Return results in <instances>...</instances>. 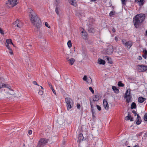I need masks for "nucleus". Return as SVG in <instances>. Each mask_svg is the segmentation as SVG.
I'll list each match as a JSON object with an SVG mask.
<instances>
[{
	"mask_svg": "<svg viewBox=\"0 0 147 147\" xmlns=\"http://www.w3.org/2000/svg\"><path fill=\"white\" fill-rule=\"evenodd\" d=\"M122 4L125 5L126 4L127 0H121Z\"/></svg>",
	"mask_w": 147,
	"mask_h": 147,
	"instance_id": "35",
	"label": "nucleus"
},
{
	"mask_svg": "<svg viewBox=\"0 0 147 147\" xmlns=\"http://www.w3.org/2000/svg\"><path fill=\"white\" fill-rule=\"evenodd\" d=\"M49 141V140L45 138H41L38 141L37 147H44L47 145Z\"/></svg>",
	"mask_w": 147,
	"mask_h": 147,
	"instance_id": "3",
	"label": "nucleus"
},
{
	"mask_svg": "<svg viewBox=\"0 0 147 147\" xmlns=\"http://www.w3.org/2000/svg\"><path fill=\"white\" fill-rule=\"evenodd\" d=\"M96 0H90V1H96Z\"/></svg>",
	"mask_w": 147,
	"mask_h": 147,
	"instance_id": "59",
	"label": "nucleus"
},
{
	"mask_svg": "<svg viewBox=\"0 0 147 147\" xmlns=\"http://www.w3.org/2000/svg\"><path fill=\"white\" fill-rule=\"evenodd\" d=\"M32 131L31 130H29L28 131V134H29V135H31V134H32Z\"/></svg>",
	"mask_w": 147,
	"mask_h": 147,
	"instance_id": "48",
	"label": "nucleus"
},
{
	"mask_svg": "<svg viewBox=\"0 0 147 147\" xmlns=\"http://www.w3.org/2000/svg\"><path fill=\"white\" fill-rule=\"evenodd\" d=\"M125 119L127 120H129L131 121H133V118L131 117V115L129 113L128 115L125 117Z\"/></svg>",
	"mask_w": 147,
	"mask_h": 147,
	"instance_id": "16",
	"label": "nucleus"
},
{
	"mask_svg": "<svg viewBox=\"0 0 147 147\" xmlns=\"http://www.w3.org/2000/svg\"><path fill=\"white\" fill-rule=\"evenodd\" d=\"M105 59H107V61H108V63H109L110 64H111L112 63V62L111 61H109V58L108 57L105 56Z\"/></svg>",
	"mask_w": 147,
	"mask_h": 147,
	"instance_id": "32",
	"label": "nucleus"
},
{
	"mask_svg": "<svg viewBox=\"0 0 147 147\" xmlns=\"http://www.w3.org/2000/svg\"><path fill=\"white\" fill-rule=\"evenodd\" d=\"M77 107L78 109H80V105L79 104H78L77 105Z\"/></svg>",
	"mask_w": 147,
	"mask_h": 147,
	"instance_id": "49",
	"label": "nucleus"
},
{
	"mask_svg": "<svg viewBox=\"0 0 147 147\" xmlns=\"http://www.w3.org/2000/svg\"><path fill=\"white\" fill-rule=\"evenodd\" d=\"M68 61L69 64L71 65H72L74 64V62L75 61V59L74 58H71V59H69L68 60Z\"/></svg>",
	"mask_w": 147,
	"mask_h": 147,
	"instance_id": "21",
	"label": "nucleus"
},
{
	"mask_svg": "<svg viewBox=\"0 0 147 147\" xmlns=\"http://www.w3.org/2000/svg\"><path fill=\"white\" fill-rule=\"evenodd\" d=\"M45 25L46 27H48V28H50V27H49V24L47 22H45Z\"/></svg>",
	"mask_w": 147,
	"mask_h": 147,
	"instance_id": "46",
	"label": "nucleus"
},
{
	"mask_svg": "<svg viewBox=\"0 0 147 147\" xmlns=\"http://www.w3.org/2000/svg\"><path fill=\"white\" fill-rule=\"evenodd\" d=\"M90 101L91 108V109H92L93 108V105H94L95 104V100H92L91 99H90Z\"/></svg>",
	"mask_w": 147,
	"mask_h": 147,
	"instance_id": "24",
	"label": "nucleus"
},
{
	"mask_svg": "<svg viewBox=\"0 0 147 147\" xmlns=\"http://www.w3.org/2000/svg\"><path fill=\"white\" fill-rule=\"evenodd\" d=\"M55 11L57 14L58 15L59 14V12L57 7L56 8Z\"/></svg>",
	"mask_w": 147,
	"mask_h": 147,
	"instance_id": "42",
	"label": "nucleus"
},
{
	"mask_svg": "<svg viewBox=\"0 0 147 147\" xmlns=\"http://www.w3.org/2000/svg\"><path fill=\"white\" fill-rule=\"evenodd\" d=\"M6 42L7 44H12L13 45V43L12 42V40L11 39H7L6 40Z\"/></svg>",
	"mask_w": 147,
	"mask_h": 147,
	"instance_id": "27",
	"label": "nucleus"
},
{
	"mask_svg": "<svg viewBox=\"0 0 147 147\" xmlns=\"http://www.w3.org/2000/svg\"><path fill=\"white\" fill-rule=\"evenodd\" d=\"M118 85L119 86L123 87L124 86V84L123 83H121V81H119L118 82Z\"/></svg>",
	"mask_w": 147,
	"mask_h": 147,
	"instance_id": "31",
	"label": "nucleus"
},
{
	"mask_svg": "<svg viewBox=\"0 0 147 147\" xmlns=\"http://www.w3.org/2000/svg\"><path fill=\"white\" fill-rule=\"evenodd\" d=\"M144 119L145 121H147V113L145 114L144 117Z\"/></svg>",
	"mask_w": 147,
	"mask_h": 147,
	"instance_id": "34",
	"label": "nucleus"
},
{
	"mask_svg": "<svg viewBox=\"0 0 147 147\" xmlns=\"http://www.w3.org/2000/svg\"><path fill=\"white\" fill-rule=\"evenodd\" d=\"M113 47L111 45L107 46L105 51L106 53L108 55L111 54L113 53Z\"/></svg>",
	"mask_w": 147,
	"mask_h": 147,
	"instance_id": "8",
	"label": "nucleus"
},
{
	"mask_svg": "<svg viewBox=\"0 0 147 147\" xmlns=\"http://www.w3.org/2000/svg\"><path fill=\"white\" fill-rule=\"evenodd\" d=\"M40 87H41V88L42 89H43V87H42V86H40Z\"/></svg>",
	"mask_w": 147,
	"mask_h": 147,
	"instance_id": "62",
	"label": "nucleus"
},
{
	"mask_svg": "<svg viewBox=\"0 0 147 147\" xmlns=\"http://www.w3.org/2000/svg\"><path fill=\"white\" fill-rule=\"evenodd\" d=\"M135 2L136 3H139L140 5H143L144 3V0H135Z\"/></svg>",
	"mask_w": 147,
	"mask_h": 147,
	"instance_id": "18",
	"label": "nucleus"
},
{
	"mask_svg": "<svg viewBox=\"0 0 147 147\" xmlns=\"http://www.w3.org/2000/svg\"><path fill=\"white\" fill-rule=\"evenodd\" d=\"M65 101L66 104L67 109L69 110L73 107L74 102L71 99L68 97L65 98Z\"/></svg>",
	"mask_w": 147,
	"mask_h": 147,
	"instance_id": "4",
	"label": "nucleus"
},
{
	"mask_svg": "<svg viewBox=\"0 0 147 147\" xmlns=\"http://www.w3.org/2000/svg\"><path fill=\"white\" fill-rule=\"evenodd\" d=\"M145 18V14L140 13L137 14L134 18V23L136 27L137 28L144 20Z\"/></svg>",
	"mask_w": 147,
	"mask_h": 147,
	"instance_id": "2",
	"label": "nucleus"
},
{
	"mask_svg": "<svg viewBox=\"0 0 147 147\" xmlns=\"http://www.w3.org/2000/svg\"><path fill=\"white\" fill-rule=\"evenodd\" d=\"M13 24L17 27V28H20L22 27L23 26V24L21 21L19 20H16L14 23Z\"/></svg>",
	"mask_w": 147,
	"mask_h": 147,
	"instance_id": "7",
	"label": "nucleus"
},
{
	"mask_svg": "<svg viewBox=\"0 0 147 147\" xmlns=\"http://www.w3.org/2000/svg\"><path fill=\"white\" fill-rule=\"evenodd\" d=\"M9 53L11 54L12 55L13 54V52L12 49H11L9 50Z\"/></svg>",
	"mask_w": 147,
	"mask_h": 147,
	"instance_id": "53",
	"label": "nucleus"
},
{
	"mask_svg": "<svg viewBox=\"0 0 147 147\" xmlns=\"http://www.w3.org/2000/svg\"><path fill=\"white\" fill-rule=\"evenodd\" d=\"M115 40L116 41H117L118 40V37L116 36L115 38Z\"/></svg>",
	"mask_w": 147,
	"mask_h": 147,
	"instance_id": "55",
	"label": "nucleus"
},
{
	"mask_svg": "<svg viewBox=\"0 0 147 147\" xmlns=\"http://www.w3.org/2000/svg\"><path fill=\"white\" fill-rule=\"evenodd\" d=\"M82 38L84 39H87L88 37V35L87 33L85 31L84 32V31H83L82 32Z\"/></svg>",
	"mask_w": 147,
	"mask_h": 147,
	"instance_id": "13",
	"label": "nucleus"
},
{
	"mask_svg": "<svg viewBox=\"0 0 147 147\" xmlns=\"http://www.w3.org/2000/svg\"><path fill=\"white\" fill-rule=\"evenodd\" d=\"M84 138L83 137V134H80L78 138V141L79 142H81L82 140H84Z\"/></svg>",
	"mask_w": 147,
	"mask_h": 147,
	"instance_id": "17",
	"label": "nucleus"
},
{
	"mask_svg": "<svg viewBox=\"0 0 147 147\" xmlns=\"http://www.w3.org/2000/svg\"><path fill=\"white\" fill-rule=\"evenodd\" d=\"M69 3L71 5L76 7L77 5L76 0H68Z\"/></svg>",
	"mask_w": 147,
	"mask_h": 147,
	"instance_id": "12",
	"label": "nucleus"
},
{
	"mask_svg": "<svg viewBox=\"0 0 147 147\" xmlns=\"http://www.w3.org/2000/svg\"><path fill=\"white\" fill-rule=\"evenodd\" d=\"M92 80L90 77L88 78L86 81L89 84H90L92 82Z\"/></svg>",
	"mask_w": 147,
	"mask_h": 147,
	"instance_id": "29",
	"label": "nucleus"
},
{
	"mask_svg": "<svg viewBox=\"0 0 147 147\" xmlns=\"http://www.w3.org/2000/svg\"><path fill=\"white\" fill-rule=\"evenodd\" d=\"M88 78H87V77L86 76H84L83 78V80L84 81H86Z\"/></svg>",
	"mask_w": 147,
	"mask_h": 147,
	"instance_id": "37",
	"label": "nucleus"
},
{
	"mask_svg": "<svg viewBox=\"0 0 147 147\" xmlns=\"http://www.w3.org/2000/svg\"><path fill=\"white\" fill-rule=\"evenodd\" d=\"M133 45L132 42L130 41H128L125 43V47H127L128 49H129Z\"/></svg>",
	"mask_w": 147,
	"mask_h": 147,
	"instance_id": "10",
	"label": "nucleus"
},
{
	"mask_svg": "<svg viewBox=\"0 0 147 147\" xmlns=\"http://www.w3.org/2000/svg\"><path fill=\"white\" fill-rule=\"evenodd\" d=\"M146 55H142L143 57L145 59H146Z\"/></svg>",
	"mask_w": 147,
	"mask_h": 147,
	"instance_id": "54",
	"label": "nucleus"
},
{
	"mask_svg": "<svg viewBox=\"0 0 147 147\" xmlns=\"http://www.w3.org/2000/svg\"><path fill=\"white\" fill-rule=\"evenodd\" d=\"M94 97L96 98V99H94V100H95V101H98L99 99L100 98V95L98 94H96L95 95Z\"/></svg>",
	"mask_w": 147,
	"mask_h": 147,
	"instance_id": "26",
	"label": "nucleus"
},
{
	"mask_svg": "<svg viewBox=\"0 0 147 147\" xmlns=\"http://www.w3.org/2000/svg\"><path fill=\"white\" fill-rule=\"evenodd\" d=\"M112 31L113 32H115V29L113 28L112 29Z\"/></svg>",
	"mask_w": 147,
	"mask_h": 147,
	"instance_id": "57",
	"label": "nucleus"
},
{
	"mask_svg": "<svg viewBox=\"0 0 147 147\" xmlns=\"http://www.w3.org/2000/svg\"><path fill=\"white\" fill-rule=\"evenodd\" d=\"M0 32L1 34H4L3 31L1 28H0Z\"/></svg>",
	"mask_w": 147,
	"mask_h": 147,
	"instance_id": "44",
	"label": "nucleus"
},
{
	"mask_svg": "<svg viewBox=\"0 0 147 147\" xmlns=\"http://www.w3.org/2000/svg\"><path fill=\"white\" fill-rule=\"evenodd\" d=\"M146 35L147 36V30L146 31Z\"/></svg>",
	"mask_w": 147,
	"mask_h": 147,
	"instance_id": "60",
	"label": "nucleus"
},
{
	"mask_svg": "<svg viewBox=\"0 0 147 147\" xmlns=\"http://www.w3.org/2000/svg\"><path fill=\"white\" fill-rule=\"evenodd\" d=\"M132 113L134 114V116H137L138 114L136 113V111L134 110H133L132 111Z\"/></svg>",
	"mask_w": 147,
	"mask_h": 147,
	"instance_id": "40",
	"label": "nucleus"
},
{
	"mask_svg": "<svg viewBox=\"0 0 147 147\" xmlns=\"http://www.w3.org/2000/svg\"><path fill=\"white\" fill-rule=\"evenodd\" d=\"M67 45L69 48L71 47H72V44L71 40H69L67 42Z\"/></svg>",
	"mask_w": 147,
	"mask_h": 147,
	"instance_id": "30",
	"label": "nucleus"
},
{
	"mask_svg": "<svg viewBox=\"0 0 147 147\" xmlns=\"http://www.w3.org/2000/svg\"><path fill=\"white\" fill-rule=\"evenodd\" d=\"M142 58L141 56H139L138 57V59L139 60H141L142 59Z\"/></svg>",
	"mask_w": 147,
	"mask_h": 147,
	"instance_id": "51",
	"label": "nucleus"
},
{
	"mask_svg": "<svg viewBox=\"0 0 147 147\" xmlns=\"http://www.w3.org/2000/svg\"><path fill=\"white\" fill-rule=\"evenodd\" d=\"M136 103L134 102H133L131 105L130 108L131 109H136Z\"/></svg>",
	"mask_w": 147,
	"mask_h": 147,
	"instance_id": "25",
	"label": "nucleus"
},
{
	"mask_svg": "<svg viewBox=\"0 0 147 147\" xmlns=\"http://www.w3.org/2000/svg\"><path fill=\"white\" fill-rule=\"evenodd\" d=\"M133 147H139V146L137 145H135L134 146H133Z\"/></svg>",
	"mask_w": 147,
	"mask_h": 147,
	"instance_id": "58",
	"label": "nucleus"
},
{
	"mask_svg": "<svg viewBox=\"0 0 147 147\" xmlns=\"http://www.w3.org/2000/svg\"><path fill=\"white\" fill-rule=\"evenodd\" d=\"M122 42L123 44H124V45H125V43H126V41L125 39H122Z\"/></svg>",
	"mask_w": 147,
	"mask_h": 147,
	"instance_id": "39",
	"label": "nucleus"
},
{
	"mask_svg": "<svg viewBox=\"0 0 147 147\" xmlns=\"http://www.w3.org/2000/svg\"><path fill=\"white\" fill-rule=\"evenodd\" d=\"M114 15L115 13H114V12L113 11H111L109 13V16H112Z\"/></svg>",
	"mask_w": 147,
	"mask_h": 147,
	"instance_id": "38",
	"label": "nucleus"
},
{
	"mask_svg": "<svg viewBox=\"0 0 147 147\" xmlns=\"http://www.w3.org/2000/svg\"><path fill=\"white\" fill-rule=\"evenodd\" d=\"M33 83L34 85L38 86V84L36 82V81H33Z\"/></svg>",
	"mask_w": 147,
	"mask_h": 147,
	"instance_id": "50",
	"label": "nucleus"
},
{
	"mask_svg": "<svg viewBox=\"0 0 147 147\" xmlns=\"http://www.w3.org/2000/svg\"><path fill=\"white\" fill-rule=\"evenodd\" d=\"M91 111L92 113V116L94 117V115L95 114V113L94 112V109H93V108L92 109H91Z\"/></svg>",
	"mask_w": 147,
	"mask_h": 147,
	"instance_id": "33",
	"label": "nucleus"
},
{
	"mask_svg": "<svg viewBox=\"0 0 147 147\" xmlns=\"http://www.w3.org/2000/svg\"><path fill=\"white\" fill-rule=\"evenodd\" d=\"M112 88L114 91V92L116 93H118L119 92V91L115 86H113L112 87Z\"/></svg>",
	"mask_w": 147,
	"mask_h": 147,
	"instance_id": "20",
	"label": "nucleus"
},
{
	"mask_svg": "<svg viewBox=\"0 0 147 147\" xmlns=\"http://www.w3.org/2000/svg\"><path fill=\"white\" fill-rule=\"evenodd\" d=\"M98 140V138L96 137H94L92 138V141L94 144H96V142Z\"/></svg>",
	"mask_w": 147,
	"mask_h": 147,
	"instance_id": "23",
	"label": "nucleus"
},
{
	"mask_svg": "<svg viewBox=\"0 0 147 147\" xmlns=\"http://www.w3.org/2000/svg\"><path fill=\"white\" fill-rule=\"evenodd\" d=\"M143 52L145 54L144 55H146L147 56V51L146 50H144L143 51Z\"/></svg>",
	"mask_w": 147,
	"mask_h": 147,
	"instance_id": "52",
	"label": "nucleus"
},
{
	"mask_svg": "<svg viewBox=\"0 0 147 147\" xmlns=\"http://www.w3.org/2000/svg\"><path fill=\"white\" fill-rule=\"evenodd\" d=\"M138 69L139 71H144L147 70V66L143 65H138Z\"/></svg>",
	"mask_w": 147,
	"mask_h": 147,
	"instance_id": "9",
	"label": "nucleus"
},
{
	"mask_svg": "<svg viewBox=\"0 0 147 147\" xmlns=\"http://www.w3.org/2000/svg\"><path fill=\"white\" fill-rule=\"evenodd\" d=\"M17 0H8L6 2L7 6L9 7H13L17 4Z\"/></svg>",
	"mask_w": 147,
	"mask_h": 147,
	"instance_id": "6",
	"label": "nucleus"
},
{
	"mask_svg": "<svg viewBox=\"0 0 147 147\" xmlns=\"http://www.w3.org/2000/svg\"><path fill=\"white\" fill-rule=\"evenodd\" d=\"M103 104L105 109L107 110H108L109 109V105L107 101L106 100H104Z\"/></svg>",
	"mask_w": 147,
	"mask_h": 147,
	"instance_id": "11",
	"label": "nucleus"
},
{
	"mask_svg": "<svg viewBox=\"0 0 147 147\" xmlns=\"http://www.w3.org/2000/svg\"><path fill=\"white\" fill-rule=\"evenodd\" d=\"M88 32L90 33H94L95 31V29L92 28H89L88 30Z\"/></svg>",
	"mask_w": 147,
	"mask_h": 147,
	"instance_id": "28",
	"label": "nucleus"
},
{
	"mask_svg": "<svg viewBox=\"0 0 147 147\" xmlns=\"http://www.w3.org/2000/svg\"><path fill=\"white\" fill-rule=\"evenodd\" d=\"M56 1L57 4H59L61 2V0H56Z\"/></svg>",
	"mask_w": 147,
	"mask_h": 147,
	"instance_id": "45",
	"label": "nucleus"
},
{
	"mask_svg": "<svg viewBox=\"0 0 147 147\" xmlns=\"http://www.w3.org/2000/svg\"><path fill=\"white\" fill-rule=\"evenodd\" d=\"M67 60L68 61L69 59L68 57H67Z\"/></svg>",
	"mask_w": 147,
	"mask_h": 147,
	"instance_id": "63",
	"label": "nucleus"
},
{
	"mask_svg": "<svg viewBox=\"0 0 147 147\" xmlns=\"http://www.w3.org/2000/svg\"><path fill=\"white\" fill-rule=\"evenodd\" d=\"M89 90L90 91L92 92V94H94V90L91 87H90L89 88Z\"/></svg>",
	"mask_w": 147,
	"mask_h": 147,
	"instance_id": "36",
	"label": "nucleus"
},
{
	"mask_svg": "<svg viewBox=\"0 0 147 147\" xmlns=\"http://www.w3.org/2000/svg\"><path fill=\"white\" fill-rule=\"evenodd\" d=\"M96 107L99 111H100L101 109V107L98 105H96Z\"/></svg>",
	"mask_w": 147,
	"mask_h": 147,
	"instance_id": "41",
	"label": "nucleus"
},
{
	"mask_svg": "<svg viewBox=\"0 0 147 147\" xmlns=\"http://www.w3.org/2000/svg\"><path fill=\"white\" fill-rule=\"evenodd\" d=\"M28 11H29L30 19L32 23L39 31L42 25L40 18L32 9L30 8Z\"/></svg>",
	"mask_w": 147,
	"mask_h": 147,
	"instance_id": "1",
	"label": "nucleus"
},
{
	"mask_svg": "<svg viewBox=\"0 0 147 147\" xmlns=\"http://www.w3.org/2000/svg\"><path fill=\"white\" fill-rule=\"evenodd\" d=\"M146 99L142 97H140L138 98V101L140 103L143 102Z\"/></svg>",
	"mask_w": 147,
	"mask_h": 147,
	"instance_id": "22",
	"label": "nucleus"
},
{
	"mask_svg": "<svg viewBox=\"0 0 147 147\" xmlns=\"http://www.w3.org/2000/svg\"><path fill=\"white\" fill-rule=\"evenodd\" d=\"M38 94L40 95H42L43 94V92L42 90H40L38 92Z\"/></svg>",
	"mask_w": 147,
	"mask_h": 147,
	"instance_id": "43",
	"label": "nucleus"
},
{
	"mask_svg": "<svg viewBox=\"0 0 147 147\" xmlns=\"http://www.w3.org/2000/svg\"><path fill=\"white\" fill-rule=\"evenodd\" d=\"M48 84L49 86L50 87V88H51V89L53 91V93L54 94H56V93L55 90H54L53 88V86H52L51 85V83L50 82H48Z\"/></svg>",
	"mask_w": 147,
	"mask_h": 147,
	"instance_id": "19",
	"label": "nucleus"
},
{
	"mask_svg": "<svg viewBox=\"0 0 147 147\" xmlns=\"http://www.w3.org/2000/svg\"><path fill=\"white\" fill-rule=\"evenodd\" d=\"M6 46L7 48L9 50L11 49L9 46V44H7L6 45Z\"/></svg>",
	"mask_w": 147,
	"mask_h": 147,
	"instance_id": "47",
	"label": "nucleus"
},
{
	"mask_svg": "<svg viewBox=\"0 0 147 147\" xmlns=\"http://www.w3.org/2000/svg\"><path fill=\"white\" fill-rule=\"evenodd\" d=\"M29 46L30 47H31V45H29Z\"/></svg>",
	"mask_w": 147,
	"mask_h": 147,
	"instance_id": "64",
	"label": "nucleus"
},
{
	"mask_svg": "<svg viewBox=\"0 0 147 147\" xmlns=\"http://www.w3.org/2000/svg\"><path fill=\"white\" fill-rule=\"evenodd\" d=\"M96 99V98H95L94 97L92 100H94V99Z\"/></svg>",
	"mask_w": 147,
	"mask_h": 147,
	"instance_id": "61",
	"label": "nucleus"
},
{
	"mask_svg": "<svg viewBox=\"0 0 147 147\" xmlns=\"http://www.w3.org/2000/svg\"><path fill=\"white\" fill-rule=\"evenodd\" d=\"M125 98H126V101L127 103H129L131 101V96L130 95V90L127 89L125 94Z\"/></svg>",
	"mask_w": 147,
	"mask_h": 147,
	"instance_id": "5",
	"label": "nucleus"
},
{
	"mask_svg": "<svg viewBox=\"0 0 147 147\" xmlns=\"http://www.w3.org/2000/svg\"><path fill=\"white\" fill-rule=\"evenodd\" d=\"M6 86V85L5 84H3L2 85V86L1 87V88L2 87H5Z\"/></svg>",
	"mask_w": 147,
	"mask_h": 147,
	"instance_id": "56",
	"label": "nucleus"
},
{
	"mask_svg": "<svg viewBox=\"0 0 147 147\" xmlns=\"http://www.w3.org/2000/svg\"><path fill=\"white\" fill-rule=\"evenodd\" d=\"M98 63L100 65H104L105 64V62L104 60H102L101 59H98Z\"/></svg>",
	"mask_w": 147,
	"mask_h": 147,
	"instance_id": "15",
	"label": "nucleus"
},
{
	"mask_svg": "<svg viewBox=\"0 0 147 147\" xmlns=\"http://www.w3.org/2000/svg\"><path fill=\"white\" fill-rule=\"evenodd\" d=\"M136 123L137 125H139L141 123L142 121L141 117L139 114H138L137 117L136 119Z\"/></svg>",
	"mask_w": 147,
	"mask_h": 147,
	"instance_id": "14",
	"label": "nucleus"
}]
</instances>
